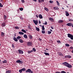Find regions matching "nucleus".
Here are the masks:
<instances>
[{"label": "nucleus", "mask_w": 73, "mask_h": 73, "mask_svg": "<svg viewBox=\"0 0 73 73\" xmlns=\"http://www.w3.org/2000/svg\"><path fill=\"white\" fill-rule=\"evenodd\" d=\"M63 64L69 68H71L72 67V65L69 64L68 63H67V62H65L63 63Z\"/></svg>", "instance_id": "1"}, {"label": "nucleus", "mask_w": 73, "mask_h": 73, "mask_svg": "<svg viewBox=\"0 0 73 73\" xmlns=\"http://www.w3.org/2000/svg\"><path fill=\"white\" fill-rule=\"evenodd\" d=\"M69 38H70L71 40H73V35L70 34H67Z\"/></svg>", "instance_id": "2"}, {"label": "nucleus", "mask_w": 73, "mask_h": 73, "mask_svg": "<svg viewBox=\"0 0 73 73\" xmlns=\"http://www.w3.org/2000/svg\"><path fill=\"white\" fill-rule=\"evenodd\" d=\"M16 63H20L21 64H23V61H21L20 60H17L16 62Z\"/></svg>", "instance_id": "3"}, {"label": "nucleus", "mask_w": 73, "mask_h": 73, "mask_svg": "<svg viewBox=\"0 0 73 73\" xmlns=\"http://www.w3.org/2000/svg\"><path fill=\"white\" fill-rule=\"evenodd\" d=\"M33 22L35 24V25H37V24H38V21L37 20H33Z\"/></svg>", "instance_id": "4"}, {"label": "nucleus", "mask_w": 73, "mask_h": 73, "mask_svg": "<svg viewBox=\"0 0 73 73\" xmlns=\"http://www.w3.org/2000/svg\"><path fill=\"white\" fill-rule=\"evenodd\" d=\"M27 45L29 46H31V45H32V42H28L27 43Z\"/></svg>", "instance_id": "5"}, {"label": "nucleus", "mask_w": 73, "mask_h": 73, "mask_svg": "<svg viewBox=\"0 0 73 73\" xmlns=\"http://www.w3.org/2000/svg\"><path fill=\"white\" fill-rule=\"evenodd\" d=\"M67 26H68L69 27H72V26H73V24L71 23H67Z\"/></svg>", "instance_id": "6"}, {"label": "nucleus", "mask_w": 73, "mask_h": 73, "mask_svg": "<svg viewBox=\"0 0 73 73\" xmlns=\"http://www.w3.org/2000/svg\"><path fill=\"white\" fill-rule=\"evenodd\" d=\"M18 52L19 54H23V53H24V52H23V51L20 49L18 50Z\"/></svg>", "instance_id": "7"}, {"label": "nucleus", "mask_w": 73, "mask_h": 73, "mask_svg": "<svg viewBox=\"0 0 73 73\" xmlns=\"http://www.w3.org/2000/svg\"><path fill=\"white\" fill-rule=\"evenodd\" d=\"M66 15V16H69V13L67 11H65Z\"/></svg>", "instance_id": "8"}, {"label": "nucleus", "mask_w": 73, "mask_h": 73, "mask_svg": "<svg viewBox=\"0 0 73 73\" xmlns=\"http://www.w3.org/2000/svg\"><path fill=\"white\" fill-rule=\"evenodd\" d=\"M31 69H28L27 70L25 71L26 72H28L29 73H30L31 72Z\"/></svg>", "instance_id": "9"}, {"label": "nucleus", "mask_w": 73, "mask_h": 73, "mask_svg": "<svg viewBox=\"0 0 73 73\" xmlns=\"http://www.w3.org/2000/svg\"><path fill=\"white\" fill-rule=\"evenodd\" d=\"M6 25L5 23L4 22L3 23H2L1 26L3 27H5Z\"/></svg>", "instance_id": "10"}, {"label": "nucleus", "mask_w": 73, "mask_h": 73, "mask_svg": "<svg viewBox=\"0 0 73 73\" xmlns=\"http://www.w3.org/2000/svg\"><path fill=\"white\" fill-rule=\"evenodd\" d=\"M13 40H14L15 41H16V42H17V41H18V40H17V38H16V37L14 36V38H13Z\"/></svg>", "instance_id": "11"}, {"label": "nucleus", "mask_w": 73, "mask_h": 73, "mask_svg": "<svg viewBox=\"0 0 73 73\" xmlns=\"http://www.w3.org/2000/svg\"><path fill=\"white\" fill-rule=\"evenodd\" d=\"M38 17L40 19H42V15L41 14H39L38 15Z\"/></svg>", "instance_id": "12"}, {"label": "nucleus", "mask_w": 73, "mask_h": 73, "mask_svg": "<svg viewBox=\"0 0 73 73\" xmlns=\"http://www.w3.org/2000/svg\"><path fill=\"white\" fill-rule=\"evenodd\" d=\"M44 54H45V55H46V56H49V54L48 53H47V52H44Z\"/></svg>", "instance_id": "13"}, {"label": "nucleus", "mask_w": 73, "mask_h": 73, "mask_svg": "<svg viewBox=\"0 0 73 73\" xmlns=\"http://www.w3.org/2000/svg\"><path fill=\"white\" fill-rule=\"evenodd\" d=\"M19 42L21 43H23V42H24V41H23V40L21 39H20L19 40Z\"/></svg>", "instance_id": "14"}, {"label": "nucleus", "mask_w": 73, "mask_h": 73, "mask_svg": "<svg viewBox=\"0 0 73 73\" xmlns=\"http://www.w3.org/2000/svg\"><path fill=\"white\" fill-rule=\"evenodd\" d=\"M44 9L47 12H49V9L46 7H44Z\"/></svg>", "instance_id": "15"}, {"label": "nucleus", "mask_w": 73, "mask_h": 73, "mask_svg": "<svg viewBox=\"0 0 73 73\" xmlns=\"http://www.w3.org/2000/svg\"><path fill=\"white\" fill-rule=\"evenodd\" d=\"M23 37L24 38H28V37L27 36V35H26L25 34L24 36Z\"/></svg>", "instance_id": "16"}, {"label": "nucleus", "mask_w": 73, "mask_h": 73, "mask_svg": "<svg viewBox=\"0 0 73 73\" xmlns=\"http://www.w3.org/2000/svg\"><path fill=\"white\" fill-rule=\"evenodd\" d=\"M32 52H33V50H31V51H28V53L29 54H30V53H31Z\"/></svg>", "instance_id": "17"}, {"label": "nucleus", "mask_w": 73, "mask_h": 73, "mask_svg": "<svg viewBox=\"0 0 73 73\" xmlns=\"http://www.w3.org/2000/svg\"><path fill=\"white\" fill-rule=\"evenodd\" d=\"M21 38V36H18L17 37V40H20V38Z\"/></svg>", "instance_id": "18"}, {"label": "nucleus", "mask_w": 73, "mask_h": 73, "mask_svg": "<svg viewBox=\"0 0 73 73\" xmlns=\"http://www.w3.org/2000/svg\"><path fill=\"white\" fill-rule=\"evenodd\" d=\"M21 31L22 32H24V33H27V32H26V31L24 29H22Z\"/></svg>", "instance_id": "19"}, {"label": "nucleus", "mask_w": 73, "mask_h": 73, "mask_svg": "<svg viewBox=\"0 0 73 73\" xmlns=\"http://www.w3.org/2000/svg\"><path fill=\"white\" fill-rule=\"evenodd\" d=\"M42 31H44L45 30V28H44V25H43L42 27Z\"/></svg>", "instance_id": "20"}, {"label": "nucleus", "mask_w": 73, "mask_h": 73, "mask_svg": "<svg viewBox=\"0 0 73 73\" xmlns=\"http://www.w3.org/2000/svg\"><path fill=\"white\" fill-rule=\"evenodd\" d=\"M19 33L20 35H24V33H23L22 32H19Z\"/></svg>", "instance_id": "21"}, {"label": "nucleus", "mask_w": 73, "mask_h": 73, "mask_svg": "<svg viewBox=\"0 0 73 73\" xmlns=\"http://www.w3.org/2000/svg\"><path fill=\"white\" fill-rule=\"evenodd\" d=\"M63 22H64V21L62 20H60L58 21V23H63Z\"/></svg>", "instance_id": "22"}, {"label": "nucleus", "mask_w": 73, "mask_h": 73, "mask_svg": "<svg viewBox=\"0 0 73 73\" xmlns=\"http://www.w3.org/2000/svg\"><path fill=\"white\" fill-rule=\"evenodd\" d=\"M6 73H11V71L10 70L7 71L6 72Z\"/></svg>", "instance_id": "23"}, {"label": "nucleus", "mask_w": 73, "mask_h": 73, "mask_svg": "<svg viewBox=\"0 0 73 73\" xmlns=\"http://www.w3.org/2000/svg\"><path fill=\"white\" fill-rule=\"evenodd\" d=\"M4 35H5L4 33L2 32H1V36H4Z\"/></svg>", "instance_id": "24"}, {"label": "nucleus", "mask_w": 73, "mask_h": 73, "mask_svg": "<svg viewBox=\"0 0 73 73\" xmlns=\"http://www.w3.org/2000/svg\"><path fill=\"white\" fill-rule=\"evenodd\" d=\"M21 70H22V71H25L26 69H25V68H24L21 69Z\"/></svg>", "instance_id": "25"}, {"label": "nucleus", "mask_w": 73, "mask_h": 73, "mask_svg": "<svg viewBox=\"0 0 73 73\" xmlns=\"http://www.w3.org/2000/svg\"><path fill=\"white\" fill-rule=\"evenodd\" d=\"M3 64H4V63H7V60H5L4 61H3Z\"/></svg>", "instance_id": "26"}, {"label": "nucleus", "mask_w": 73, "mask_h": 73, "mask_svg": "<svg viewBox=\"0 0 73 73\" xmlns=\"http://www.w3.org/2000/svg\"><path fill=\"white\" fill-rule=\"evenodd\" d=\"M19 73H21L22 72H23V71L21 69L19 70Z\"/></svg>", "instance_id": "27"}, {"label": "nucleus", "mask_w": 73, "mask_h": 73, "mask_svg": "<svg viewBox=\"0 0 73 73\" xmlns=\"http://www.w3.org/2000/svg\"><path fill=\"white\" fill-rule=\"evenodd\" d=\"M36 29L37 31H40V29L38 27H36Z\"/></svg>", "instance_id": "28"}, {"label": "nucleus", "mask_w": 73, "mask_h": 73, "mask_svg": "<svg viewBox=\"0 0 73 73\" xmlns=\"http://www.w3.org/2000/svg\"><path fill=\"white\" fill-rule=\"evenodd\" d=\"M19 9L20 11H23V8H19Z\"/></svg>", "instance_id": "29"}, {"label": "nucleus", "mask_w": 73, "mask_h": 73, "mask_svg": "<svg viewBox=\"0 0 73 73\" xmlns=\"http://www.w3.org/2000/svg\"><path fill=\"white\" fill-rule=\"evenodd\" d=\"M49 3H51V4H52V3H53V1H50Z\"/></svg>", "instance_id": "30"}, {"label": "nucleus", "mask_w": 73, "mask_h": 73, "mask_svg": "<svg viewBox=\"0 0 73 73\" xmlns=\"http://www.w3.org/2000/svg\"><path fill=\"white\" fill-rule=\"evenodd\" d=\"M54 9H55V10H57V9H58V7H54Z\"/></svg>", "instance_id": "31"}, {"label": "nucleus", "mask_w": 73, "mask_h": 73, "mask_svg": "<svg viewBox=\"0 0 73 73\" xmlns=\"http://www.w3.org/2000/svg\"><path fill=\"white\" fill-rule=\"evenodd\" d=\"M56 3L58 5H60V3L58 2V1H56Z\"/></svg>", "instance_id": "32"}, {"label": "nucleus", "mask_w": 73, "mask_h": 73, "mask_svg": "<svg viewBox=\"0 0 73 73\" xmlns=\"http://www.w3.org/2000/svg\"><path fill=\"white\" fill-rule=\"evenodd\" d=\"M65 45L66 46H70V45H69V44H65Z\"/></svg>", "instance_id": "33"}, {"label": "nucleus", "mask_w": 73, "mask_h": 73, "mask_svg": "<svg viewBox=\"0 0 73 73\" xmlns=\"http://www.w3.org/2000/svg\"><path fill=\"white\" fill-rule=\"evenodd\" d=\"M42 33L43 34H44V33H45V31H42Z\"/></svg>", "instance_id": "34"}, {"label": "nucleus", "mask_w": 73, "mask_h": 73, "mask_svg": "<svg viewBox=\"0 0 73 73\" xmlns=\"http://www.w3.org/2000/svg\"><path fill=\"white\" fill-rule=\"evenodd\" d=\"M49 19L50 20H53V19L52 18H49Z\"/></svg>", "instance_id": "35"}, {"label": "nucleus", "mask_w": 73, "mask_h": 73, "mask_svg": "<svg viewBox=\"0 0 73 73\" xmlns=\"http://www.w3.org/2000/svg\"><path fill=\"white\" fill-rule=\"evenodd\" d=\"M15 28L16 29H19V27H15Z\"/></svg>", "instance_id": "36"}, {"label": "nucleus", "mask_w": 73, "mask_h": 73, "mask_svg": "<svg viewBox=\"0 0 73 73\" xmlns=\"http://www.w3.org/2000/svg\"><path fill=\"white\" fill-rule=\"evenodd\" d=\"M3 7V5L1 3H0V7Z\"/></svg>", "instance_id": "37"}, {"label": "nucleus", "mask_w": 73, "mask_h": 73, "mask_svg": "<svg viewBox=\"0 0 73 73\" xmlns=\"http://www.w3.org/2000/svg\"><path fill=\"white\" fill-rule=\"evenodd\" d=\"M68 56V58H71V56L70 55H67Z\"/></svg>", "instance_id": "38"}, {"label": "nucleus", "mask_w": 73, "mask_h": 73, "mask_svg": "<svg viewBox=\"0 0 73 73\" xmlns=\"http://www.w3.org/2000/svg\"><path fill=\"white\" fill-rule=\"evenodd\" d=\"M6 19H7V16L6 15L4 16V20H6Z\"/></svg>", "instance_id": "39"}, {"label": "nucleus", "mask_w": 73, "mask_h": 73, "mask_svg": "<svg viewBox=\"0 0 73 73\" xmlns=\"http://www.w3.org/2000/svg\"><path fill=\"white\" fill-rule=\"evenodd\" d=\"M68 21L70 22H71V21H73V20L70 19L68 20Z\"/></svg>", "instance_id": "40"}, {"label": "nucleus", "mask_w": 73, "mask_h": 73, "mask_svg": "<svg viewBox=\"0 0 73 73\" xmlns=\"http://www.w3.org/2000/svg\"><path fill=\"white\" fill-rule=\"evenodd\" d=\"M33 51H34V52H36V49L35 48H33Z\"/></svg>", "instance_id": "41"}, {"label": "nucleus", "mask_w": 73, "mask_h": 73, "mask_svg": "<svg viewBox=\"0 0 73 73\" xmlns=\"http://www.w3.org/2000/svg\"><path fill=\"white\" fill-rule=\"evenodd\" d=\"M52 33V32L50 31H48V34H50Z\"/></svg>", "instance_id": "42"}, {"label": "nucleus", "mask_w": 73, "mask_h": 73, "mask_svg": "<svg viewBox=\"0 0 73 73\" xmlns=\"http://www.w3.org/2000/svg\"><path fill=\"white\" fill-rule=\"evenodd\" d=\"M43 24H44V25H47V22L46 21H45V23H43Z\"/></svg>", "instance_id": "43"}, {"label": "nucleus", "mask_w": 73, "mask_h": 73, "mask_svg": "<svg viewBox=\"0 0 73 73\" xmlns=\"http://www.w3.org/2000/svg\"><path fill=\"white\" fill-rule=\"evenodd\" d=\"M29 37H30V38H31V39H32V38H33V37L32 35H30Z\"/></svg>", "instance_id": "44"}, {"label": "nucleus", "mask_w": 73, "mask_h": 73, "mask_svg": "<svg viewBox=\"0 0 73 73\" xmlns=\"http://www.w3.org/2000/svg\"><path fill=\"white\" fill-rule=\"evenodd\" d=\"M61 73H66V72L64 71H62L61 72Z\"/></svg>", "instance_id": "45"}, {"label": "nucleus", "mask_w": 73, "mask_h": 73, "mask_svg": "<svg viewBox=\"0 0 73 73\" xmlns=\"http://www.w3.org/2000/svg\"><path fill=\"white\" fill-rule=\"evenodd\" d=\"M70 48L71 49H73V47L72 46H71L70 47Z\"/></svg>", "instance_id": "46"}, {"label": "nucleus", "mask_w": 73, "mask_h": 73, "mask_svg": "<svg viewBox=\"0 0 73 73\" xmlns=\"http://www.w3.org/2000/svg\"><path fill=\"white\" fill-rule=\"evenodd\" d=\"M57 42L59 43L60 42V43H61V42H60V40H58L57 41Z\"/></svg>", "instance_id": "47"}, {"label": "nucleus", "mask_w": 73, "mask_h": 73, "mask_svg": "<svg viewBox=\"0 0 73 73\" xmlns=\"http://www.w3.org/2000/svg\"><path fill=\"white\" fill-rule=\"evenodd\" d=\"M60 56H62V54L61 53H59Z\"/></svg>", "instance_id": "48"}, {"label": "nucleus", "mask_w": 73, "mask_h": 73, "mask_svg": "<svg viewBox=\"0 0 73 73\" xmlns=\"http://www.w3.org/2000/svg\"><path fill=\"white\" fill-rule=\"evenodd\" d=\"M21 1L22 3H24V2H25V1L24 0H22Z\"/></svg>", "instance_id": "49"}, {"label": "nucleus", "mask_w": 73, "mask_h": 73, "mask_svg": "<svg viewBox=\"0 0 73 73\" xmlns=\"http://www.w3.org/2000/svg\"><path fill=\"white\" fill-rule=\"evenodd\" d=\"M64 57L65 58H68V55H66Z\"/></svg>", "instance_id": "50"}, {"label": "nucleus", "mask_w": 73, "mask_h": 73, "mask_svg": "<svg viewBox=\"0 0 73 73\" xmlns=\"http://www.w3.org/2000/svg\"><path fill=\"white\" fill-rule=\"evenodd\" d=\"M40 1L41 2H44V0H40Z\"/></svg>", "instance_id": "51"}, {"label": "nucleus", "mask_w": 73, "mask_h": 73, "mask_svg": "<svg viewBox=\"0 0 73 73\" xmlns=\"http://www.w3.org/2000/svg\"><path fill=\"white\" fill-rule=\"evenodd\" d=\"M39 40L40 41H41V39L40 38H39Z\"/></svg>", "instance_id": "52"}, {"label": "nucleus", "mask_w": 73, "mask_h": 73, "mask_svg": "<svg viewBox=\"0 0 73 73\" xmlns=\"http://www.w3.org/2000/svg\"><path fill=\"white\" fill-rule=\"evenodd\" d=\"M33 1H35V2H36L37 1V0H32Z\"/></svg>", "instance_id": "53"}, {"label": "nucleus", "mask_w": 73, "mask_h": 73, "mask_svg": "<svg viewBox=\"0 0 73 73\" xmlns=\"http://www.w3.org/2000/svg\"><path fill=\"white\" fill-rule=\"evenodd\" d=\"M29 29H31V27H30V26H29L28 27Z\"/></svg>", "instance_id": "54"}, {"label": "nucleus", "mask_w": 73, "mask_h": 73, "mask_svg": "<svg viewBox=\"0 0 73 73\" xmlns=\"http://www.w3.org/2000/svg\"><path fill=\"white\" fill-rule=\"evenodd\" d=\"M29 73H33V71H32V70L31 71L29 72Z\"/></svg>", "instance_id": "55"}, {"label": "nucleus", "mask_w": 73, "mask_h": 73, "mask_svg": "<svg viewBox=\"0 0 73 73\" xmlns=\"http://www.w3.org/2000/svg\"><path fill=\"white\" fill-rule=\"evenodd\" d=\"M36 17L37 18H38V15H36Z\"/></svg>", "instance_id": "56"}, {"label": "nucleus", "mask_w": 73, "mask_h": 73, "mask_svg": "<svg viewBox=\"0 0 73 73\" xmlns=\"http://www.w3.org/2000/svg\"><path fill=\"white\" fill-rule=\"evenodd\" d=\"M41 0H38V2H39V3H41Z\"/></svg>", "instance_id": "57"}, {"label": "nucleus", "mask_w": 73, "mask_h": 73, "mask_svg": "<svg viewBox=\"0 0 73 73\" xmlns=\"http://www.w3.org/2000/svg\"><path fill=\"white\" fill-rule=\"evenodd\" d=\"M12 46L13 48H14V45H13V44L12 45Z\"/></svg>", "instance_id": "58"}, {"label": "nucleus", "mask_w": 73, "mask_h": 73, "mask_svg": "<svg viewBox=\"0 0 73 73\" xmlns=\"http://www.w3.org/2000/svg\"><path fill=\"white\" fill-rule=\"evenodd\" d=\"M51 29H53V28L52 27H51Z\"/></svg>", "instance_id": "59"}, {"label": "nucleus", "mask_w": 73, "mask_h": 73, "mask_svg": "<svg viewBox=\"0 0 73 73\" xmlns=\"http://www.w3.org/2000/svg\"><path fill=\"white\" fill-rule=\"evenodd\" d=\"M39 24H41V22L39 21Z\"/></svg>", "instance_id": "60"}, {"label": "nucleus", "mask_w": 73, "mask_h": 73, "mask_svg": "<svg viewBox=\"0 0 73 73\" xmlns=\"http://www.w3.org/2000/svg\"><path fill=\"white\" fill-rule=\"evenodd\" d=\"M56 73H60V72H56Z\"/></svg>", "instance_id": "61"}, {"label": "nucleus", "mask_w": 73, "mask_h": 73, "mask_svg": "<svg viewBox=\"0 0 73 73\" xmlns=\"http://www.w3.org/2000/svg\"><path fill=\"white\" fill-rule=\"evenodd\" d=\"M46 50H48V48H46Z\"/></svg>", "instance_id": "62"}, {"label": "nucleus", "mask_w": 73, "mask_h": 73, "mask_svg": "<svg viewBox=\"0 0 73 73\" xmlns=\"http://www.w3.org/2000/svg\"><path fill=\"white\" fill-rule=\"evenodd\" d=\"M50 31H51V32H52V29H50Z\"/></svg>", "instance_id": "63"}, {"label": "nucleus", "mask_w": 73, "mask_h": 73, "mask_svg": "<svg viewBox=\"0 0 73 73\" xmlns=\"http://www.w3.org/2000/svg\"><path fill=\"white\" fill-rule=\"evenodd\" d=\"M72 53H73V50H72Z\"/></svg>", "instance_id": "64"}]
</instances>
